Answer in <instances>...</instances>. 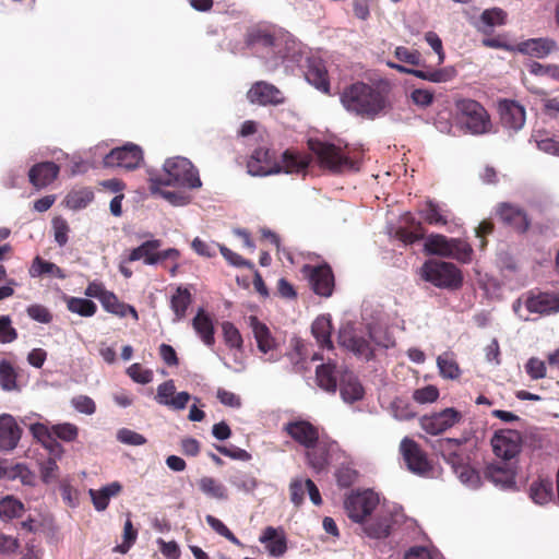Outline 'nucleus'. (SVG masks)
<instances>
[{
    "mask_svg": "<svg viewBox=\"0 0 559 559\" xmlns=\"http://www.w3.org/2000/svg\"><path fill=\"white\" fill-rule=\"evenodd\" d=\"M400 452L409 472L421 477L430 475L432 462L415 440L405 437L400 443Z\"/></svg>",
    "mask_w": 559,
    "mask_h": 559,
    "instance_id": "nucleus-8",
    "label": "nucleus"
},
{
    "mask_svg": "<svg viewBox=\"0 0 559 559\" xmlns=\"http://www.w3.org/2000/svg\"><path fill=\"white\" fill-rule=\"evenodd\" d=\"M60 168L53 162H41L31 167L28 171L29 182L41 189L50 185L59 175Z\"/></svg>",
    "mask_w": 559,
    "mask_h": 559,
    "instance_id": "nucleus-27",
    "label": "nucleus"
},
{
    "mask_svg": "<svg viewBox=\"0 0 559 559\" xmlns=\"http://www.w3.org/2000/svg\"><path fill=\"white\" fill-rule=\"evenodd\" d=\"M408 223L413 228L399 227L395 230V238L405 245H413L421 239L426 240V229L423 223L416 221L414 217H412Z\"/></svg>",
    "mask_w": 559,
    "mask_h": 559,
    "instance_id": "nucleus-42",
    "label": "nucleus"
},
{
    "mask_svg": "<svg viewBox=\"0 0 559 559\" xmlns=\"http://www.w3.org/2000/svg\"><path fill=\"white\" fill-rule=\"evenodd\" d=\"M484 477L501 488H511L515 485V472L508 463H490L484 468Z\"/></svg>",
    "mask_w": 559,
    "mask_h": 559,
    "instance_id": "nucleus-26",
    "label": "nucleus"
},
{
    "mask_svg": "<svg viewBox=\"0 0 559 559\" xmlns=\"http://www.w3.org/2000/svg\"><path fill=\"white\" fill-rule=\"evenodd\" d=\"M122 490V486L118 481H114L99 490L91 489L90 496L92 498L94 508L97 511H105L109 504V500L111 497H115L120 493Z\"/></svg>",
    "mask_w": 559,
    "mask_h": 559,
    "instance_id": "nucleus-39",
    "label": "nucleus"
},
{
    "mask_svg": "<svg viewBox=\"0 0 559 559\" xmlns=\"http://www.w3.org/2000/svg\"><path fill=\"white\" fill-rule=\"evenodd\" d=\"M311 150L318 156L320 164L332 171L358 170V162L345 155L340 147L332 143L311 142Z\"/></svg>",
    "mask_w": 559,
    "mask_h": 559,
    "instance_id": "nucleus-6",
    "label": "nucleus"
},
{
    "mask_svg": "<svg viewBox=\"0 0 559 559\" xmlns=\"http://www.w3.org/2000/svg\"><path fill=\"white\" fill-rule=\"evenodd\" d=\"M283 431L304 449L310 448L320 438V428L306 419L286 423Z\"/></svg>",
    "mask_w": 559,
    "mask_h": 559,
    "instance_id": "nucleus-17",
    "label": "nucleus"
},
{
    "mask_svg": "<svg viewBox=\"0 0 559 559\" xmlns=\"http://www.w3.org/2000/svg\"><path fill=\"white\" fill-rule=\"evenodd\" d=\"M52 229L56 242L60 247L66 246L68 242V234L70 231L68 222L62 217H55L52 219Z\"/></svg>",
    "mask_w": 559,
    "mask_h": 559,
    "instance_id": "nucleus-57",
    "label": "nucleus"
},
{
    "mask_svg": "<svg viewBox=\"0 0 559 559\" xmlns=\"http://www.w3.org/2000/svg\"><path fill=\"white\" fill-rule=\"evenodd\" d=\"M306 79L319 91L325 94L330 93L328 70L321 60H312L309 62L306 71Z\"/></svg>",
    "mask_w": 559,
    "mask_h": 559,
    "instance_id": "nucleus-35",
    "label": "nucleus"
},
{
    "mask_svg": "<svg viewBox=\"0 0 559 559\" xmlns=\"http://www.w3.org/2000/svg\"><path fill=\"white\" fill-rule=\"evenodd\" d=\"M53 435L67 442L73 441L76 439L79 429L75 425L66 423V424H59L55 425L52 427Z\"/></svg>",
    "mask_w": 559,
    "mask_h": 559,
    "instance_id": "nucleus-60",
    "label": "nucleus"
},
{
    "mask_svg": "<svg viewBox=\"0 0 559 559\" xmlns=\"http://www.w3.org/2000/svg\"><path fill=\"white\" fill-rule=\"evenodd\" d=\"M24 512L23 503L11 497L7 496L0 501V516L5 519H13L22 516Z\"/></svg>",
    "mask_w": 559,
    "mask_h": 559,
    "instance_id": "nucleus-48",
    "label": "nucleus"
},
{
    "mask_svg": "<svg viewBox=\"0 0 559 559\" xmlns=\"http://www.w3.org/2000/svg\"><path fill=\"white\" fill-rule=\"evenodd\" d=\"M316 381L319 388L334 394L337 390L336 365L329 361L318 366L316 369Z\"/></svg>",
    "mask_w": 559,
    "mask_h": 559,
    "instance_id": "nucleus-37",
    "label": "nucleus"
},
{
    "mask_svg": "<svg viewBox=\"0 0 559 559\" xmlns=\"http://www.w3.org/2000/svg\"><path fill=\"white\" fill-rule=\"evenodd\" d=\"M44 274H48L50 276L64 280L67 277V274L64 271L59 267L57 264L46 261L41 259L40 257H36L33 260V263L29 267V275L32 277L41 276Z\"/></svg>",
    "mask_w": 559,
    "mask_h": 559,
    "instance_id": "nucleus-43",
    "label": "nucleus"
},
{
    "mask_svg": "<svg viewBox=\"0 0 559 559\" xmlns=\"http://www.w3.org/2000/svg\"><path fill=\"white\" fill-rule=\"evenodd\" d=\"M248 173L252 176H269L282 171L275 153L265 147L255 148L247 162Z\"/></svg>",
    "mask_w": 559,
    "mask_h": 559,
    "instance_id": "nucleus-16",
    "label": "nucleus"
},
{
    "mask_svg": "<svg viewBox=\"0 0 559 559\" xmlns=\"http://www.w3.org/2000/svg\"><path fill=\"white\" fill-rule=\"evenodd\" d=\"M0 386L7 392L20 391L17 370L11 361L5 359L0 361Z\"/></svg>",
    "mask_w": 559,
    "mask_h": 559,
    "instance_id": "nucleus-45",
    "label": "nucleus"
},
{
    "mask_svg": "<svg viewBox=\"0 0 559 559\" xmlns=\"http://www.w3.org/2000/svg\"><path fill=\"white\" fill-rule=\"evenodd\" d=\"M496 214L503 225L510 227L518 234H525L531 226V219L527 213L514 204L507 202L498 204Z\"/></svg>",
    "mask_w": 559,
    "mask_h": 559,
    "instance_id": "nucleus-18",
    "label": "nucleus"
},
{
    "mask_svg": "<svg viewBox=\"0 0 559 559\" xmlns=\"http://www.w3.org/2000/svg\"><path fill=\"white\" fill-rule=\"evenodd\" d=\"M163 170L164 174L151 177L153 187L177 186L195 189L202 185L198 170L188 158L180 156L168 158L164 163Z\"/></svg>",
    "mask_w": 559,
    "mask_h": 559,
    "instance_id": "nucleus-2",
    "label": "nucleus"
},
{
    "mask_svg": "<svg viewBox=\"0 0 559 559\" xmlns=\"http://www.w3.org/2000/svg\"><path fill=\"white\" fill-rule=\"evenodd\" d=\"M117 440L129 445H143L146 443V438L143 435L128 428L118 430Z\"/></svg>",
    "mask_w": 559,
    "mask_h": 559,
    "instance_id": "nucleus-58",
    "label": "nucleus"
},
{
    "mask_svg": "<svg viewBox=\"0 0 559 559\" xmlns=\"http://www.w3.org/2000/svg\"><path fill=\"white\" fill-rule=\"evenodd\" d=\"M100 304L103 308L109 313L120 318H124L128 314H131L134 320L139 319L135 308L131 305L120 301L116 294L110 290L105 295Z\"/></svg>",
    "mask_w": 559,
    "mask_h": 559,
    "instance_id": "nucleus-38",
    "label": "nucleus"
},
{
    "mask_svg": "<svg viewBox=\"0 0 559 559\" xmlns=\"http://www.w3.org/2000/svg\"><path fill=\"white\" fill-rule=\"evenodd\" d=\"M454 473L459 476L462 483L474 488L478 487L480 477L478 473L469 466L468 462L463 464L462 467L455 468Z\"/></svg>",
    "mask_w": 559,
    "mask_h": 559,
    "instance_id": "nucleus-56",
    "label": "nucleus"
},
{
    "mask_svg": "<svg viewBox=\"0 0 559 559\" xmlns=\"http://www.w3.org/2000/svg\"><path fill=\"white\" fill-rule=\"evenodd\" d=\"M461 419V412L453 407H448L440 412L424 415L419 419V424L427 433L438 436L455 426Z\"/></svg>",
    "mask_w": 559,
    "mask_h": 559,
    "instance_id": "nucleus-12",
    "label": "nucleus"
},
{
    "mask_svg": "<svg viewBox=\"0 0 559 559\" xmlns=\"http://www.w3.org/2000/svg\"><path fill=\"white\" fill-rule=\"evenodd\" d=\"M259 542L264 544L270 555L275 557L283 556L287 550V539L283 528L267 526L259 537Z\"/></svg>",
    "mask_w": 559,
    "mask_h": 559,
    "instance_id": "nucleus-29",
    "label": "nucleus"
},
{
    "mask_svg": "<svg viewBox=\"0 0 559 559\" xmlns=\"http://www.w3.org/2000/svg\"><path fill=\"white\" fill-rule=\"evenodd\" d=\"M379 502V496L376 492L364 490L350 493L346 498L344 506L352 521L362 523L377 510Z\"/></svg>",
    "mask_w": 559,
    "mask_h": 559,
    "instance_id": "nucleus-9",
    "label": "nucleus"
},
{
    "mask_svg": "<svg viewBox=\"0 0 559 559\" xmlns=\"http://www.w3.org/2000/svg\"><path fill=\"white\" fill-rule=\"evenodd\" d=\"M338 343L346 349L356 355L364 356L368 360L373 357V350L369 341L361 335H357L354 328L350 325L340 330Z\"/></svg>",
    "mask_w": 559,
    "mask_h": 559,
    "instance_id": "nucleus-22",
    "label": "nucleus"
},
{
    "mask_svg": "<svg viewBox=\"0 0 559 559\" xmlns=\"http://www.w3.org/2000/svg\"><path fill=\"white\" fill-rule=\"evenodd\" d=\"M455 108L472 134L479 135L491 131L490 116L480 103L471 98H462L455 102Z\"/></svg>",
    "mask_w": 559,
    "mask_h": 559,
    "instance_id": "nucleus-5",
    "label": "nucleus"
},
{
    "mask_svg": "<svg viewBox=\"0 0 559 559\" xmlns=\"http://www.w3.org/2000/svg\"><path fill=\"white\" fill-rule=\"evenodd\" d=\"M224 341L227 346L240 349L242 347V337L239 330L229 321L222 324Z\"/></svg>",
    "mask_w": 559,
    "mask_h": 559,
    "instance_id": "nucleus-51",
    "label": "nucleus"
},
{
    "mask_svg": "<svg viewBox=\"0 0 559 559\" xmlns=\"http://www.w3.org/2000/svg\"><path fill=\"white\" fill-rule=\"evenodd\" d=\"M394 56L401 62L414 66L416 68L426 66L425 63H421V53L416 49H408L404 46H399L395 48Z\"/></svg>",
    "mask_w": 559,
    "mask_h": 559,
    "instance_id": "nucleus-50",
    "label": "nucleus"
},
{
    "mask_svg": "<svg viewBox=\"0 0 559 559\" xmlns=\"http://www.w3.org/2000/svg\"><path fill=\"white\" fill-rule=\"evenodd\" d=\"M127 374L136 383L147 384L153 380V371L143 368L141 364L134 362L127 368Z\"/></svg>",
    "mask_w": 559,
    "mask_h": 559,
    "instance_id": "nucleus-53",
    "label": "nucleus"
},
{
    "mask_svg": "<svg viewBox=\"0 0 559 559\" xmlns=\"http://www.w3.org/2000/svg\"><path fill=\"white\" fill-rule=\"evenodd\" d=\"M390 83L380 81L376 84L355 82L346 86L341 94L345 109L366 119H374L390 107Z\"/></svg>",
    "mask_w": 559,
    "mask_h": 559,
    "instance_id": "nucleus-1",
    "label": "nucleus"
},
{
    "mask_svg": "<svg viewBox=\"0 0 559 559\" xmlns=\"http://www.w3.org/2000/svg\"><path fill=\"white\" fill-rule=\"evenodd\" d=\"M421 277L439 288L459 289L463 285L462 271L453 263L429 260L421 266Z\"/></svg>",
    "mask_w": 559,
    "mask_h": 559,
    "instance_id": "nucleus-4",
    "label": "nucleus"
},
{
    "mask_svg": "<svg viewBox=\"0 0 559 559\" xmlns=\"http://www.w3.org/2000/svg\"><path fill=\"white\" fill-rule=\"evenodd\" d=\"M490 442L495 455L504 462H509L520 454L523 437L518 430L500 429L493 433Z\"/></svg>",
    "mask_w": 559,
    "mask_h": 559,
    "instance_id": "nucleus-10",
    "label": "nucleus"
},
{
    "mask_svg": "<svg viewBox=\"0 0 559 559\" xmlns=\"http://www.w3.org/2000/svg\"><path fill=\"white\" fill-rule=\"evenodd\" d=\"M278 163L282 171L293 174L305 170L309 165V158L298 152L287 150L282 154L281 162Z\"/></svg>",
    "mask_w": 559,
    "mask_h": 559,
    "instance_id": "nucleus-41",
    "label": "nucleus"
},
{
    "mask_svg": "<svg viewBox=\"0 0 559 559\" xmlns=\"http://www.w3.org/2000/svg\"><path fill=\"white\" fill-rule=\"evenodd\" d=\"M332 331V321L329 316H320L312 322L311 333L321 348L333 349Z\"/></svg>",
    "mask_w": 559,
    "mask_h": 559,
    "instance_id": "nucleus-36",
    "label": "nucleus"
},
{
    "mask_svg": "<svg viewBox=\"0 0 559 559\" xmlns=\"http://www.w3.org/2000/svg\"><path fill=\"white\" fill-rule=\"evenodd\" d=\"M501 124L510 130L518 131L525 123V109L518 102L501 99L498 103Z\"/></svg>",
    "mask_w": 559,
    "mask_h": 559,
    "instance_id": "nucleus-20",
    "label": "nucleus"
},
{
    "mask_svg": "<svg viewBox=\"0 0 559 559\" xmlns=\"http://www.w3.org/2000/svg\"><path fill=\"white\" fill-rule=\"evenodd\" d=\"M425 223L431 226H445L449 223L451 211L444 209L433 200H427L418 211Z\"/></svg>",
    "mask_w": 559,
    "mask_h": 559,
    "instance_id": "nucleus-33",
    "label": "nucleus"
},
{
    "mask_svg": "<svg viewBox=\"0 0 559 559\" xmlns=\"http://www.w3.org/2000/svg\"><path fill=\"white\" fill-rule=\"evenodd\" d=\"M530 497L537 504H545L552 500V483L548 479H538L531 484Z\"/></svg>",
    "mask_w": 559,
    "mask_h": 559,
    "instance_id": "nucleus-46",
    "label": "nucleus"
},
{
    "mask_svg": "<svg viewBox=\"0 0 559 559\" xmlns=\"http://www.w3.org/2000/svg\"><path fill=\"white\" fill-rule=\"evenodd\" d=\"M386 64L389 68L394 69L400 73L409 74L431 83H448L457 76V70L454 66H447L443 68H432L429 66H424L421 68H407L391 61H388Z\"/></svg>",
    "mask_w": 559,
    "mask_h": 559,
    "instance_id": "nucleus-11",
    "label": "nucleus"
},
{
    "mask_svg": "<svg viewBox=\"0 0 559 559\" xmlns=\"http://www.w3.org/2000/svg\"><path fill=\"white\" fill-rule=\"evenodd\" d=\"M518 49L524 55L544 58L557 49L556 41L548 38H532L519 44Z\"/></svg>",
    "mask_w": 559,
    "mask_h": 559,
    "instance_id": "nucleus-34",
    "label": "nucleus"
},
{
    "mask_svg": "<svg viewBox=\"0 0 559 559\" xmlns=\"http://www.w3.org/2000/svg\"><path fill=\"white\" fill-rule=\"evenodd\" d=\"M424 250L427 254L454 259L461 263H469L473 257L472 246L460 238H448L441 234L426 237Z\"/></svg>",
    "mask_w": 559,
    "mask_h": 559,
    "instance_id": "nucleus-3",
    "label": "nucleus"
},
{
    "mask_svg": "<svg viewBox=\"0 0 559 559\" xmlns=\"http://www.w3.org/2000/svg\"><path fill=\"white\" fill-rule=\"evenodd\" d=\"M439 397V390L435 385H426L413 393V400L419 404L432 403Z\"/></svg>",
    "mask_w": 559,
    "mask_h": 559,
    "instance_id": "nucleus-59",
    "label": "nucleus"
},
{
    "mask_svg": "<svg viewBox=\"0 0 559 559\" xmlns=\"http://www.w3.org/2000/svg\"><path fill=\"white\" fill-rule=\"evenodd\" d=\"M192 302V295L187 287L178 286L170 298V308L175 313V321L186 317L187 310Z\"/></svg>",
    "mask_w": 559,
    "mask_h": 559,
    "instance_id": "nucleus-40",
    "label": "nucleus"
},
{
    "mask_svg": "<svg viewBox=\"0 0 559 559\" xmlns=\"http://www.w3.org/2000/svg\"><path fill=\"white\" fill-rule=\"evenodd\" d=\"M340 393L345 403L353 404L362 400L364 386L352 371H344L340 377Z\"/></svg>",
    "mask_w": 559,
    "mask_h": 559,
    "instance_id": "nucleus-30",
    "label": "nucleus"
},
{
    "mask_svg": "<svg viewBox=\"0 0 559 559\" xmlns=\"http://www.w3.org/2000/svg\"><path fill=\"white\" fill-rule=\"evenodd\" d=\"M22 435V429L13 416L0 415V451H11L16 448Z\"/></svg>",
    "mask_w": 559,
    "mask_h": 559,
    "instance_id": "nucleus-24",
    "label": "nucleus"
},
{
    "mask_svg": "<svg viewBox=\"0 0 559 559\" xmlns=\"http://www.w3.org/2000/svg\"><path fill=\"white\" fill-rule=\"evenodd\" d=\"M138 532L133 528L131 520H127L123 526V543L114 548L115 552L126 554L134 544Z\"/></svg>",
    "mask_w": 559,
    "mask_h": 559,
    "instance_id": "nucleus-55",
    "label": "nucleus"
},
{
    "mask_svg": "<svg viewBox=\"0 0 559 559\" xmlns=\"http://www.w3.org/2000/svg\"><path fill=\"white\" fill-rule=\"evenodd\" d=\"M437 365L443 378L456 379L461 373L459 365L449 354L440 355Z\"/></svg>",
    "mask_w": 559,
    "mask_h": 559,
    "instance_id": "nucleus-49",
    "label": "nucleus"
},
{
    "mask_svg": "<svg viewBox=\"0 0 559 559\" xmlns=\"http://www.w3.org/2000/svg\"><path fill=\"white\" fill-rule=\"evenodd\" d=\"M247 98L252 104L261 106L280 105L284 103L282 92L273 84L259 81L252 84L247 92Z\"/></svg>",
    "mask_w": 559,
    "mask_h": 559,
    "instance_id": "nucleus-19",
    "label": "nucleus"
},
{
    "mask_svg": "<svg viewBox=\"0 0 559 559\" xmlns=\"http://www.w3.org/2000/svg\"><path fill=\"white\" fill-rule=\"evenodd\" d=\"M469 441L467 437L439 439L432 445L453 471L467 463L469 457L462 451V445Z\"/></svg>",
    "mask_w": 559,
    "mask_h": 559,
    "instance_id": "nucleus-15",
    "label": "nucleus"
},
{
    "mask_svg": "<svg viewBox=\"0 0 559 559\" xmlns=\"http://www.w3.org/2000/svg\"><path fill=\"white\" fill-rule=\"evenodd\" d=\"M507 20V13L500 8L487 9L480 14V22L488 26L503 25Z\"/></svg>",
    "mask_w": 559,
    "mask_h": 559,
    "instance_id": "nucleus-52",
    "label": "nucleus"
},
{
    "mask_svg": "<svg viewBox=\"0 0 559 559\" xmlns=\"http://www.w3.org/2000/svg\"><path fill=\"white\" fill-rule=\"evenodd\" d=\"M26 312L28 317L40 323H50L52 321V314L43 305H31L27 307Z\"/></svg>",
    "mask_w": 559,
    "mask_h": 559,
    "instance_id": "nucleus-62",
    "label": "nucleus"
},
{
    "mask_svg": "<svg viewBox=\"0 0 559 559\" xmlns=\"http://www.w3.org/2000/svg\"><path fill=\"white\" fill-rule=\"evenodd\" d=\"M176 393L174 380H167L157 386L155 400L158 404L168 406L175 411L185 409L191 395L186 392Z\"/></svg>",
    "mask_w": 559,
    "mask_h": 559,
    "instance_id": "nucleus-21",
    "label": "nucleus"
},
{
    "mask_svg": "<svg viewBox=\"0 0 559 559\" xmlns=\"http://www.w3.org/2000/svg\"><path fill=\"white\" fill-rule=\"evenodd\" d=\"M393 516L385 511H377L372 521L364 526V532L371 538H385L391 533Z\"/></svg>",
    "mask_w": 559,
    "mask_h": 559,
    "instance_id": "nucleus-32",
    "label": "nucleus"
},
{
    "mask_svg": "<svg viewBox=\"0 0 559 559\" xmlns=\"http://www.w3.org/2000/svg\"><path fill=\"white\" fill-rule=\"evenodd\" d=\"M162 247V240L151 239L141 243L139 247L130 250L127 258V262H135L142 260L144 264L155 265L166 260L176 261L180 258L179 250L175 248H168L159 251Z\"/></svg>",
    "mask_w": 559,
    "mask_h": 559,
    "instance_id": "nucleus-7",
    "label": "nucleus"
},
{
    "mask_svg": "<svg viewBox=\"0 0 559 559\" xmlns=\"http://www.w3.org/2000/svg\"><path fill=\"white\" fill-rule=\"evenodd\" d=\"M143 160V152L140 146L128 143L121 147L111 150L104 157L105 167H121L126 169H135Z\"/></svg>",
    "mask_w": 559,
    "mask_h": 559,
    "instance_id": "nucleus-14",
    "label": "nucleus"
},
{
    "mask_svg": "<svg viewBox=\"0 0 559 559\" xmlns=\"http://www.w3.org/2000/svg\"><path fill=\"white\" fill-rule=\"evenodd\" d=\"M217 248H218L219 252L222 253V255L224 257V259L229 264H231L234 266H238V267L246 266V267H249V269H254L253 263H251L250 261L245 260L240 254L231 251L227 247L217 243Z\"/></svg>",
    "mask_w": 559,
    "mask_h": 559,
    "instance_id": "nucleus-61",
    "label": "nucleus"
},
{
    "mask_svg": "<svg viewBox=\"0 0 559 559\" xmlns=\"http://www.w3.org/2000/svg\"><path fill=\"white\" fill-rule=\"evenodd\" d=\"M526 309L531 313L549 314L559 311V296L549 293H538L528 296L525 301Z\"/></svg>",
    "mask_w": 559,
    "mask_h": 559,
    "instance_id": "nucleus-28",
    "label": "nucleus"
},
{
    "mask_svg": "<svg viewBox=\"0 0 559 559\" xmlns=\"http://www.w3.org/2000/svg\"><path fill=\"white\" fill-rule=\"evenodd\" d=\"M302 273L309 278L312 290L322 297H330L333 294L335 282L334 274L329 264L309 265L302 267Z\"/></svg>",
    "mask_w": 559,
    "mask_h": 559,
    "instance_id": "nucleus-13",
    "label": "nucleus"
},
{
    "mask_svg": "<svg viewBox=\"0 0 559 559\" xmlns=\"http://www.w3.org/2000/svg\"><path fill=\"white\" fill-rule=\"evenodd\" d=\"M250 323L259 350L264 355H270L266 360H278L280 355L276 353L277 344L270 329L255 317H250Z\"/></svg>",
    "mask_w": 559,
    "mask_h": 559,
    "instance_id": "nucleus-23",
    "label": "nucleus"
},
{
    "mask_svg": "<svg viewBox=\"0 0 559 559\" xmlns=\"http://www.w3.org/2000/svg\"><path fill=\"white\" fill-rule=\"evenodd\" d=\"M411 98L415 105L426 108L433 103V93L426 88H415Z\"/></svg>",
    "mask_w": 559,
    "mask_h": 559,
    "instance_id": "nucleus-64",
    "label": "nucleus"
},
{
    "mask_svg": "<svg viewBox=\"0 0 559 559\" xmlns=\"http://www.w3.org/2000/svg\"><path fill=\"white\" fill-rule=\"evenodd\" d=\"M16 329L12 325L10 316H0V343H12L17 338Z\"/></svg>",
    "mask_w": 559,
    "mask_h": 559,
    "instance_id": "nucleus-54",
    "label": "nucleus"
},
{
    "mask_svg": "<svg viewBox=\"0 0 559 559\" xmlns=\"http://www.w3.org/2000/svg\"><path fill=\"white\" fill-rule=\"evenodd\" d=\"M199 489L207 497L217 500H227L228 491L227 488L217 479L203 476L198 480Z\"/></svg>",
    "mask_w": 559,
    "mask_h": 559,
    "instance_id": "nucleus-44",
    "label": "nucleus"
},
{
    "mask_svg": "<svg viewBox=\"0 0 559 559\" xmlns=\"http://www.w3.org/2000/svg\"><path fill=\"white\" fill-rule=\"evenodd\" d=\"M67 308L72 313L81 317H93L97 311V306L91 299L69 297L67 299Z\"/></svg>",
    "mask_w": 559,
    "mask_h": 559,
    "instance_id": "nucleus-47",
    "label": "nucleus"
},
{
    "mask_svg": "<svg viewBox=\"0 0 559 559\" xmlns=\"http://www.w3.org/2000/svg\"><path fill=\"white\" fill-rule=\"evenodd\" d=\"M71 404L82 414L93 415L96 412L95 402L87 395H78L73 397Z\"/></svg>",
    "mask_w": 559,
    "mask_h": 559,
    "instance_id": "nucleus-63",
    "label": "nucleus"
},
{
    "mask_svg": "<svg viewBox=\"0 0 559 559\" xmlns=\"http://www.w3.org/2000/svg\"><path fill=\"white\" fill-rule=\"evenodd\" d=\"M308 466L317 473L322 472L330 463V442L321 437L310 448L305 449Z\"/></svg>",
    "mask_w": 559,
    "mask_h": 559,
    "instance_id": "nucleus-25",
    "label": "nucleus"
},
{
    "mask_svg": "<svg viewBox=\"0 0 559 559\" xmlns=\"http://www.w3.org/2000/svg\"><path fill=\"white\" fill-rule=\"evenodd\" d=\"M192 326L206 346L212 347L215 344L214 323L211 316L204 309L200 308L198 310L192 319Z\"/></svg>",
    "mask_w": 559,
    "mask_h": 559,
    "instance_id": "nucleus-31",
    "label": "nucleus"
}]
</instances>
